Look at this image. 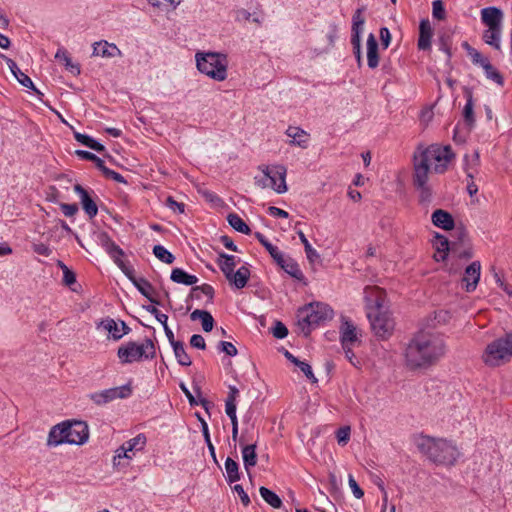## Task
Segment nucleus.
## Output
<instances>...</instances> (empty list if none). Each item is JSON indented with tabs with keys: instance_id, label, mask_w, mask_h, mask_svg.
<instances>
[{
	"instance_id": "nucleus-24",
	"label": "nucleus",
	"mask_w": 512,
	"mask_h": 512,
	"mask_svg": "<svg viewBox=\"0 0 512 512\" xmlns=\"http://www.w3.org/2000/svg\"><path fill=\"white\" fill-rule=\"evenodd\" d=\"M250 277V270L246 266H241L236 272H232L226 279L230 284L234 285L237 289H242L246 286Z\"/></svg>"
},
{
	"instance_id": "nucleus-53",
	"label": "nucleus",
	"mask_w": 512,
	"mask_h": 512,
	"mask_svg": "<svg viewBox=\"0 0 512 512\" xmlns=\"http://www.w3.org/2000/svg\"><path fill=\"white\" fill-rule=\"evenodd\" d=\"M272 334L277 339H283L288 335V329L282 322L277 321L272 328Z\"/></svg>"
},
{
	"instance_id": "nucleus-37",
	"label": "nucleus",
	"mask_w": 512,
	"mask_h": 512,
	"mask_svg": "<svg viewBox=\"0 0 512 512\" xmlns=\"http://www.w3.org/2000/svg\"><path fill=\"white\" fill-rule=\"evenodd\" d=\"M227 220L230 226L233 227L236 231L241 232L243 234H250L251 229L237 214H229L227 216Z\"/></svg>"
},
{
	"instance_id": "nucleus-6",
	"label": "nucleus",
	"mask_w": 512,
	"mask_h": 512,
	"mask_svg": "<svg viewBox=\"0 0 512 512\" xmlns=\"http://www.w3.org/2000/svg\"><path fill=\"white\" fill-rule=\"evenodd\" d=\"M198 70L216 81H223L227 78V56L221 53L196 54Z\"/></svg>"
},
{
	"instance_id": "nucleus-15",
	"label": "nucleus",
	"mask_w": 512,
	"mask_h": 512,
	"mask_svg": "<svg viewBox=\"0 0 512 512\" xmlns=\"http://www.w3.org/2000/svg\"><path fill=\"white\" fill-rule=\"evenodd\" d=\"M100 326L107 331L114 340L121 339L129 332V327L125 322H116L114 319L107 318L101 321Z\"/></svg>"
},
{
	"instance_id": "nucleus-42",
	"label": "nucleus",
	"mask_w": 512,
	"mask_h": 512,
	"mask_svg": "<svg viewBox=\"0 0 512 512\" xmlns=\"http://www.w3.org/2000/svg\"><path fill=\"white\" fill-rule=\"evenodd\" d=\"M255 236L259 240V242L266 248V250L269 252L271 257L275 261L282 260V253L278 250L276 246L272 245L263 234L257 232Z\"/></svg>"
},
{
	"instance_id": "nucleus-5",
	"label": "nucleus",
	"mask_w": 512,
	"mask_h": 512,
	"mask_svg": "<svg viewBox=\"0 0 512 512\" xmlns=\"http://www.w3.org/2000/svg\"><path fill=\"white\" fill-rule=\"evenodd\" d=\"M512 357V333L495 339L489 343L483 353L484 363L491 367H498L508 363Z\"/></svg>"
},
{
	"instance_id": "nucleus-38",
	"label": "nucleus",
	"mask_w": 512,
	"mask_h": 512,
	"mask_svg": "<svg viewBox=\"0 0 512 512\" xmlns=\"http://www.w3.org/2000/svg\"><path fill=\"white\" fill-rule=\"evenodd\" d=\"M225 470L227 473V480L230 483L236 482L240 479L239 466L232 458L228 457L225 461Z\"/></svg>"
},
{
	"instance_id": "nucleus-12",
	"label": "nucleus",
	"mask_w": 512,
	"mask_h": 512,
	"mask_svg": "<svg viewBox=\"0 0 512 512\" xmlns=\"http://www.w3.org/2000/svg\"><path fill=\"white\" fill-rule=\"evenodd\" d=\"M413 183L415 186H425L429 180L431 166L416 151L413 156Z\"/></svg>"
},
{
	"instance_id": "nucleus-51",
	"label": "nucleus",
	"mask_w": 512,
	"mask_h": 512,
	"mask_svg": "<svg viewBox=\"0 0 512 512\" xmlns=\"http://www.w3.org/2000/svg\"><path fill=\"white\" fill-rule=\"evenodd\" d=\"M121 458L132 459V456L129 454V451L126 450L124 444H122L116 451L113 457V465L118 466L120 464Z\"/></svg>"
},
{
	"instance_id": "nucleus-57",
	"label": "nucleus",
	"mask_w": 512,
	"mask_h": 512,
	"mask_svg": "<svg viewBox=\"0 0 512 512\" xmlns=\"http://www.w3.org/2000/svg\"><path fill=\"white\" fill-rule=\"evenodd\" d=\"M336 436H337L338 443L340 445H345L349 441V438H350V427L349 426L341 427L337 431Z\"/></svg>"
},
{
	"instance_id": "nucleus-47",
	"label": "nucleus",
	"mask_w": 512,
	"mask_h": 512,
	"mask_svg": "<svg viewBox=\"0 0 512 512\" xmlns=\"http://www.w3.org/2000/svg\"><path fill=\"white\" fill-rule=\"evenodd\" d=\"M463 116H464L465 121L469 125H472L474 123L475 119H474L473 102H472L471 94L468 95L467 103L464 106V110H463Z\"/></svg>"
},
{
	"instance_id": "nucleus-33",
	"label": "nucleus",
	"mask_w": 512,
	"mask_h": 512,
	"mask_svg": "<svg viewBox=\"0 0 512 512\" xmlns=\"http://www.w3.org/2000/svg\"><path fill=\"white\" fill-rule=\"evenodd\" d=\"M357 340L356 328L352 323L345 322L342 332H341V341L343 348H346L347 345L352 344Z\"/></svg>"
},
{
	"instance_id": "nucleus-31",
	"label": "nucleus",
	"mask_w": 512,
	"mask_h": 512,
	"mask_svg": "<svg viewBox=\"0 0 512 512\" xmlns=\"http://www.w3.org/2000/svg\"><path fill=\"white\" fill-rule=\"evenodd\" d=\"M364 24H355L353 23L352 24V38H351V43L353 45V48H354V53L357 57V62H358V65L360 66L361 65V62H362V56H361V32H362V27H363Z\"/></svg>"
},
{
	"instance_id": "nucleus-54",
	"label": "nucleus",
	"mask_w": 512,
	"mask_h": 512,
	"mask_svg": "<svg viewBox=\"0 0 512 512\" xmlns=\"http://www.w3.org/2000/svg\"><path fill=\"white\" fill-rule=\"evenodd\" d=\"M144 309L150 314L154 315L157 321H159L162 325L167 322L168 316L161 313L154 305L144 306Z\"/></svg>"
},
{
	"instance_id": "nucleus-59",
	"label": "nucleus",
	"mask_w": 512,
	"mask_h": 512,
	"mask_svg": "<svg viewBox=\"0 0 512 512\" xmlns=\"http://www.w3.org/2000/svg\"><path fill=\"white\" fill-rule=\"evenodd\" d=\"M297 366L300 368V370L305 374V376L308 379H310L313 383L317 382V378L314 376L312 368L308 363H306L304 361H300Z\"/></svg>"
},
{
	"instance_id": "nucleus-64",
	"label": "nucleus",
	"mask_w": 512,
	"mask_h": 512,
	"mask_svg": "<svg viewBox=\"0 0 512 512\" xmlns=\"http://www.w3.org/2000/svg\"><path fill=\"white\" fill-rule=\"evenodd\" d=\"M63 214L67 217H72L78 212V206L76 204H60Z\"/></svg>"
},
{
	"instance_id": "nucleus-29",
	"label": "nucleus",
	"mask_w": 512,
	"mask_h": 512,
	"mask_svg": "<svg viewBox=\"0 0 512 512\" xmlns=\"http://www.w3.org/2000/svg\"><path fill=\"white\" fill-rule=\"evenodd\" d=\"M192 320H201L202 328L205 332H210L214 326L212 315L205 310L196 309L190 315Z\"/></svg>"
},
{
	"instance_id": "nucleus-39",
	"label": "nucleus",
	"mask_w": 512,
	"mask_h": 512,
	"mask_svg": "<svg viewBox=\"0 0 512 512\" xmlns=\"http://www.w3.org/2000/svg\"><path fill=\"white\" fill-rule=\"evenodd\" d=\"M147 442V438L143 433L138 434L136 437L124 442L126 450L132 452L133 450L141 451L144 449Z\"/></svg>"
},
{
	"instance_id": "nucleus-11",
	"label": "nucleus",
	"mask_w": 512,
	"mask_h": 512,
	"mask_svg": "<svg viewBox=\"0 0 512 512\" xmlns=\"http://www.w3.org/2000/svg\"><path fill=\"white\" fill-rule=\"evenodd\" d=\"M66 430L68 435V444L81 445L88 440L89 429L85 422H66Z\"/></svg>"
},
{
	"instance_id": "nucleus-14",
	"label": "nucleus",
	"mask_w": 512,
	"mask_h": 512,
	"mask_svg": "<svg viewBox=\"0 0 512 512\" xmlns=\"http://www.w3.org/2000/svg\"><path fill=\"white\" fill-rule=\"evenodd\" d=\"M74 192L78 194L83 210L90 219L94 218L98 213L96 202L92 199L87 190L80 184L74 185Z\"/></svg>"
},
{
	"instance_id": "nucleus-13",
	"label": "nucleus",
	"mask_w": 512,
	"mask_h": 512,
	"mask_svg": "<svg viewBox=\"0 0 512 512\" xmlns=\"http://www.w3.org/2000/svg\"><path fill=\"white\" fill-rule=\"evenodd\" d=\"M481 275V264L479 261H473L464 271L462 282L467 292H473L478 285Z\"/></svg>"
},
{
	"instance_id": "nucleus-25",
	"label": "nucleus",
	"mask_w": 512,
	"mask_h": 512,
	"mask_svg": "<svg viewBox=\"0 0 512 512\" xmlns=\"http://www.w3.org/2000/svg\"><path fill=\"white\" fill-rule=\"evenodd\" d=\"M134 286L138 291L146 297L151 303L155 305H161V302L155 298V289L149 281L145 278L140 277L137 281H134Z\"/></svg>"
},
{
	"instance_id": "nucleus-18",
	"label": "nucleus",
	"mask_w": 512,
	"mask_h": 512,
	"mask_svg": "<svg viewBox=\"0 0 512 512\" xmlns=\"http://www.w3.org/2000/svg\"><path fill=\"white\" fill-rule=\"evenodd\" d=\"M285 134L290 138L289 144L303 149L308 147L309 135L299 127L289 126Z\"/></svg>"
},
{
	"instance_id": "nucleus-23",
	"label": "nucleus",
	"mask_w": 512,
	"mask_h": 512,
	"mask_svg": "<svg viewBox=\"0 0 512 512\" xmlns=\"http://www.w3.org/2000/svg\"><path fill=\"white\" fill-rule=\"evenodd\" d=\"M367 64L369 68L375 69L379 64L378 43L375 36L371 33L367 38Z\"/></svg>"
},
{
	"instance_id": "nucleus-16",
	"label": "nucleus",
	"mask_w": 512,
	"mask_h": 512,
	"mask_svg": "<svg viewBox=\"0 0 512 512\" xmlns=\"http://www.w3.org/2000/svg\"><path fill=\"white\" fill-rule=\"evenodd\" d=\"M481 20L487 28H502L503 13L497 7H487L481 10Z\"/></svg>"
},
{
	"instance_id": "nucleus-48",
	"label": "nucleus",
	"mask_w": 512,
	"mask_h": 512,
	"mask_svg": "<svg viewBox=\"0 0 512 512\" xmlns=\"http://www.w3.org/2000/svg\"><path fill=\"white\" fill-rule=\"evenodd\" d=\"M432 15L437 20H443L446 17L445 8L441 0H435L432 3Z\"/></svg>"
},
{
	"instance_id": "nucleus-52",
	"label": "nucleus",
	"mask_w": 512,
	"mask_h": 512,
	"mask_svg": "<svg viewBox=\"0 0 512 512\" xmlns=\"http://www.w3.org/2000/svg\"><path fill=\"white\" fill-rule=\"evenodd\" d=\"M469 56L471 57L474 64L480 65L482 68L486 65V63H489V60L482 56V54L476 49H469Z\"/></svg>"
},
{
	"instance_id": "nucleus-63",
	"label": "nucleus",
	"mask_w": 512,
	"mask_h": 512,
	"mask_svg": "<svg viewBox=\"0 0 512 512\" xmlns=\"http://www.w3.org/2000/svg\"><path fill=\"white\" fill-rule=\"evenodd\" d=\"M190 345L193 348L204 350L206 348L205 339L202 335L194 334L190 339Z\"/></svg>"
},
{
	"instance_id": "nucleus-9",
	"label": "nucleus",
	"mask_w": 512,
	"mask_h": 512,
	"mask_svg": "<svg viewBox=\"0 0 512 512\" xmlns=\"http://www.w3.org/2000/svg\"><path fill=\"white\" fill-rule=\"evenodd\" d=\"M132 393V389L129 384L109 388L103 391L94 392L89 395V398L96 405H104L116 399H125Z\"/></svg>"
},
{
	"instance_id": "nucleus-62",
	"label": "nucleus",
	"mask_w": 512,
	"mask_h": 512,
	"mask_svg": "<svg viewBox=\"0 0 512 512\" xmlns=\"http://www.w3.org/2000/svg\"><path fill=\"white\" fill-rule=\"evenodd\" d=\"M348 483H349V486L353 492V495L357 498V499H360L363 497L364 495V492L363 490L359 487V485L357 484L356 480L354 479V477L352 475H349V478H348Z\"/></svg>"
},
{
	"instance_id": "nucleus-22",
	"label": "nucleus",
	"mask_w": 512,
	"mask_h": 512,
	"mask_svg": "<svg viewBox=\"0 0 512 512\" xmlns=\"http://www.w3.org/2000/svg\"><path fill=\"white\" fill-rule=\"evenodd\" d=\"M432 223L444 230H451L454 227V219L450 213L445 210L437 209L432 214Z\"/></svg>"
},
{
	"instance_id": "nucleus-61",
	"label": "nucleus",
	"mask_w": 512,
	"mask_h": 512,
	"mask_svg": "<svg viewBox=\"0 0 512 512\" xmlns=\"http://www.w3.org/2000/svg\"><path fill=\"white\" fill-rule=\"evenodd\" d=\"M166 206L170 208L173 211H177L179 213H184L185 205L183 203H179L176 200H174L173 197L169 196L166 199Z\"/></svg>"
},
{
	"instance_id": "nucleus-20",
	"label": "nucleus",
	"mask_w": 512,
	"mask_h": 512,
	"mask_svg": "<svg viewBox=\"0 0 512 512\" xmlns=\"http://www.w3.org/2000/svg\"><path fill=\"white\" fill-rule=\"evenodd\" d=\"M121 51L115 44L108 43L107 41L96 42L93 46V55L103 58H113L121 56Z\"/></svg>"
},
{
	"instance_id": "nucleus-8",
	"label": "nucleus",
	"mask_w": 512,
	"mask_h": 512,
	"mask_svg": "<svg viewBox=\"0 0 512 512\" xmlns=\"http://www.w3.org/2000/svg\"><path fill=\"white\" fill-rule=\"evenodd\" d=\"M117 356L122 364L139 362L143 359H153L156 356V348L151 339H145L143 343L128 342L118 348Z\"/></svg>"
},
{
	"instance_id": "nucleus-35",
	"label": "nucleus",
	"mask_w": 512,
	"mask_h": 512,
	"mask_svg": "<svg viewBox=\"0 0 512 512\" xmlns=\"http://www.w3.org/2000/svg\"><path fill=\"white\" fill-rule=\"evenodd\" d=\"M172 347L174 355L180 365L190 366L192 364L191 358L187 354L184 344L182 342L175 343Z\"/></svg>"
},
{
	"instance_id": "nucleus-32",
	"label": "nucleus",
	"mask_w": 512,
	"mask_h": 512,
	"mask_svg": "<svg viewBox=\"0 0 512 512\" xmlns=\"http://www.w3.org/2000/svg\"><path fill=\"white\" fill-rule=\"evenodd\" d=\"M501 33L502 28H487L483 33V40L486 44L492 46L493 48L500 50L501 48Z\"/></svg>"
},
{
	"instance_id": "nucleus-28",
	"label": "nucleus",
	"mask_w": 512,
	"mask_h": 512,
	"mask_svg": "<svg viewBox=\"0 0 512 512\" xmlns=\"http://www.w3.org/2000/svg\"><path fill=\"white\" fill-rule=\"evenodd\" d=\"M217 263L219 265L220 270L223 272L225 277H229V275L234 271L237 261L235 256L228 255L225 253H220Z\"/></svg>"
},
{
	"instance_id": "nucleus-10",
	"label": "nucleus",
	"mask_w": 512,
	"mask_h": 512,
	"mask_svg": "<svg viewBox=\"0 0 512 512\" xmlns=\"http://www.w3.org/2000/svg\"><path fill=\"white\" fill-rule=\"evenodd\" d=\"M263 174L269 177L270 188L278 194L287 191L286 173L287 169L283 165L263 166L261 167Z\"/></svg>"
},
{
	"instance_id": "nucleus-30",
	"label": "nucleus",
	"mask_w": 512,
	"mask_h": 512,
	"mask_svg": "<svg viewBox=\"0 0 512 512\" xmlns=\"http://www.w3.org/2000/svg\"><path fill=\"white\" fill-rule=\"evenodd\" d=\"M242 458L247 471L257 464L256 443L243 446Z\"/></svg>"
},
{
	"instance_id": "nucleus-49",
	"label": "nucleus",
	"mask_w": 512,
	"mask_h": 512,
	"mask_svg": "<svg viewBox=\"0 0 512 512\" xmlns=\"http://www.w3.org/2000/svg\"><path fill=\"white\" fill-rule=\"evenodd\" d=\"M200 291L201 293H203L204 295H206L210 301L213 299L214 297V289L211 285L209 284H203L201 286H195L192 288V296H196L197 298H199L198 295H196L195 293Z\"/></svg>"
},
{
	"instance_id": "nucleus-56",
	"label": "nucleus",
	"mask_w": 512,
	"mask_h": 512,
	"mask_svg": "<svg viewBox=\"0 0 512 512\" xmlns=\"http://www.w3.org/2000/svg\"><path fill=\"white\" fill-rule=\"evenodd\" d=\"M101 171L103 172V174L106 177L111 178L118 183H124V184L127 183L121 174H119L118 172H115L114 170L107 168L105 165L102 167Z\"/></svg>"
},
{
	"instance_id": "nucleus-2",
	"label": "nucleus",
	"mask_w": 512,
	"mask_h": 512,
	"mask_svg": "<svg viewBox=\"0 0 512 512\" xmlns=\"http://www.w3.org/2000/svg\"><path fill=\"white\" fill-rule=\"evenodd\" d=\"M367 317L374 333L380 338L389 337L395 327L394 319L384 308V293L378 287L367 286L364 289Z\"/></svg>"
},
{
	"instance_id": "nucleus-46",
	"label": "nucleus",
	"mask_w": 512,
	"mask_h": 512,
	"mask_svg": "<svg viewBox=\"0 0 512 512\" xmlns=\"http://www.w3.org/2000/svg\"><path fill=\"white\" fill-rule=\"evenodd\" d=\"M485 70V74L487 78L492 79L494 82H496L499 85H503V77L500 75V73L489 63H486V65L483 67Z\"/></svg>"
},
{
	"instance_id": "nucleus-21",
	"label": "nucleus",
	"mask_w": 512,
	"mask_h": 512,
	"mask_svg": "<svg viewBox=\"0 0 512 512\" xmlns=\"http://www.w3.org/2000/svg\"><path fill=\"white\" fill-rule=\"evenodd\" d=\"M433 35V29L428 19H423L419 25V39L418 47L421 50L429 49L431 46V38Z\"/></svg>"
},
{
	"instance_id": "nucleus-34",
	"label": "nucleus",
	"mask_w": 512,
	"mask_h": 512,
	"mask_svg": "<svg viewBox=\"0 0 512 512\" xmlns=\"http://www.w3.org/2000/svg\"><path fill=\"white\" fill-rule=\"evenodd\" d=\"M259 492L264 501L273 508L279 509L282 506V500L270 489L262 486L260 487Z\"/></svg>"
},
{
	"instance_id": "nucleus-45",
	"label": "nucleus",
	"mask_w": 512,
	"mask_h": 512,
	"mask_svg": "<svg viewBox=\"0 0 512 512\" xmlns=\"http://www.w3.org/2000/svg\"><path fill=\"white\" fill-rule=\"evenodd\" d=\"M76 155H78L80 158L82 159H85V160H89V161H92L95 163V165L101 170L102 167L104 166V162L102 159H100L99 157H97L95 154L89 152V151H85V150H77L76 152Z\"/></svg>"
},
{
	"instance_id": "nucleus-7",
	"label": "nucleus",
	"mask_w": 512,
	"mask_h": 512,
	"mask_svg": "<svg viewBox=\"0 0 512 512\" xmlns=\"http://www.w3.org/2000/svg\"><path fill=\"white\" fill-rule=\"evenodd\" d=\"M416 152L430 165L433 166L435 173L442 174L448 164L454 158V153L449 145L440 146L437 144L428 147L419 146Z\"/></svg>"
},
{
	"instance_id": "nucleus-60",
	"label": "nucleus",
	"mask_w": 512,
	"mask_h": 512,
	"mask_svg": "<svg viewBox=\"0 0 512 512\" xmlns=\"http://www.w3.org/2000/svg\"><path fill=\"white\" fill-rule=\"evenodd\" d=\"M63 283L66 285V286H69L71 287L73 284L76 283V275L75 273L70 270L68 267H64V272H63Z\"/></svg>"
},
{
	"instance_id": "nucleus-4",
	"label": "nucleus",
	"mask_w": 512,
	"mask_h": 512,
	"mask_svg": "<svg viewBox=\"0 0 512 512\" xmlns=\"http://www.w3.org/2000/svg\"><path fill=\"white\" fill-rule=\"evenodd\" d=\"M298 325L305 336L311 332V328L320 325L333 318V310L324 303H311L298 311Z\"/></svg>"
},
{
	"instance_id": "nucleus-41",
	"label": "nucleus",
	"mask_w": 512,
	"mask_h": 512,
	"mask_svg": "<svg viewBox=\"0 0 512 512\" xmlns=\"http://www.w3.org/2000/svg\"><path fill=\"white\" fill-rule=\"evenodd\" d=\"M297 235H298L300 241L302 242V244L304 245V249H305V253H306L308 261L310 263H313L315 260L319 259L320 256H319L318 252L311 246V244L309 243V241L306 238L303 231L299 230L297 232Z\"/></svg>"
},
{
	"instance_id": "nucleus-44",
	"label": "nucleus",
	"mask_w": 512,
	"mask_h": 512,
	"mask_svg": "<svg viewBox=\"0 0 512 512\" xmlns=\"http://www.w3.org/2000/svg\"><path fill=\"white\" fill-rule=\"evenodd\" d=\"M17 81L24 87L33 90L37 95L42 96V92L39 91L33 84L31 78L26 75L24 72L20 71L16 76H14Z\"/></svg>"
},
{
	"instance_id": "nucleus-36",
	"label": "nucleus",
	"mask_w": 512,
	"mask_h": 512,
	"mask_svg": "<svg viewBox=\"0 0 512 512\" xmlns=\"http://www.w3.org/2000/svg\"><path fill=\"white\" fill-rule=\"evenodd\" d=\"M74 137L75 139L80 142L81 144L97 151V152H102L104 151V146L97 142L96 140H94L93 138H91L90 136L88 135H85V134H82V133H79V132H76L74 134Z\"/></svg>"
},
{
	"instance_id": "nucleus-26",
	"label": "nucleus",
	"mask_w": 512,
	"mask_h": 512,
	"mask_svg": "<svg viewBox=\"0 0 512 512\" xmlns=\"http://www.w3.org/2000/svg\"><path fill=\"white\" fill-rule=\"evenodd\" d=\"M275 262L293 278L297 280H301L303 278V273L300 270L299 265L293 259L285 258L282 254V260H276Z\"/></svg>"
},
{
	"instance_id": "nucleus-40",
	"label": "nucleus",
	"mask_w": 512,
	"mask_h": 512,
	"mask_svg": "<svg viewBox=\"0 0 512 512\" xmlns=\"http://www.w3.org/2000/svg\"><path fill=\"white\" fill-rule=\"evenodd\" d=\"M55 58L62 61L65 64L66 69L69 70L72 74H80L79 66L72 62L71 58L65 50H58Z\"/></svg>"
},
{
	"instance_id": "nucleus-50",
	"label": "nucleus",
	"mask_w": 512,
	"mask_h": 512,
	"mask_svg": "<svg viewBox=\"0 0 512 512\" xmlns=\"http://www.w3.org/2000/svg\"><path fill=\"white\" fill-rule=\"evenodd\" d=\"M434 239V247L436 250H441V252L449 251V241L445 236L437 233Z\"/></svg>"
},
{
	"instance_id": "nucleus-27",
	"label": "nucleus",
	"mask_w": 512,
	"mask_h": 512,
	"mask_svg": "<svg viewBox=\"0 0 512 512\" xmlns=\"http://www.w3.org/2000/svg\"><path fill=\"white\" fill-rule=\"evenodd\" d=\"M170 278L175 283L187 286L194 285L198 282V278L195 275L188 274L181 268H174Z\"/></svg>"
},
{
	"instance_id": "nucleus-58",
	"label": "nucleus",
	"mask_w": 512,
	"mask_h": 512,
	"mask_svg": "<svg viewBox=\"0 0 512 512\" xmlns=\"http://www.w3.org/2000/svg\"><path fill=\"white\" fill-rule=\"evenodd\" d=\"M219 349L229 356H236L238 353L237 348L231 342L227 341H221L219 343Z\"/></svg>"
},
{
	"instance_id": "nucleus-55",
	"label": "nucleus",
	"mask_w": 512,
	"mask_h": 512,
	"mask_svg": "<svg viewBox=\"0 0 512 512\" xmlns=\"http://www.w3.org/2000/svg\"><path fill=\"white\" fill-rule=\"evenodd\" d=\"M465 159L468 160V156H465ZM479 162H480V155H479V152L477 150H475L473 152V154L471 155V160L467 161L465 169L467 170L469 168V171L474 173L477 171Z\"/></svg>"
},
{
	"instance_id": "nucleus-3",
	"label": "nucleus",
	"mask_w": 512,
	"mask_h": 512,
	"mask_svg": "<svg viewBox=\"0 0 512 512\" xmlns=\"http://www.w3.org/2000/svg\"><path fill=\"white\" fill-rule=\"evenodd\" d=\"M416 446L422 454L436 464L453 465L460 456L458 448L446 439L420 436L416 440Z\"/></svg>"
},
{
	"instance_id": "nucleus-43",
	"label": "nucleus",
	"mask_w": 512,
	"mask_h": 512,
	"mask_svg": "<svg viewBox=\"0 0 512 512\" xmlns=\"http://www.w3.org/2000/svg\"><path fill=\"white\" fill-rule=\"evenodd\" d=\"M153 254L155 255L156 258H158L160 261L166 264H172L175 260L173 254L161 245L154 246Z\"/></svg>"
},
{
	"instance_id": "nucleus-19",
	"label": "nucleus",
	"mask_w": 512,
	"mask_h": 512,
	"mask_svg": "<svg viewBox=\"0 0 512 512\" xmlns=\"http://www.w3.org/2000/svg\"><path fill=\"white\" fill-rule=\"evenodd\" d=\"M64 443H68L66 422L53 426L47 438L48 446H58Z\"/></svg>"
},
{
	"instance_id": "nucleus-17",
	"label": "nucleus",
	"mask_w": 512,
	"mask_h": 512,
	"mask_svg": "<svg viewBox=\"0 0 512 512\" xmlns=\"http://www.w3.org/2000/svg\"><path fill=\"white\" fill-rule=\"evenodd\" d=\"M99 242L102 248L109 254L116 264L122 261L121 257L124 255L123 250L110 238V236L103 232L99 235Z\"/></svg>"
},
{
	"instance_id": "nucleus-1",
	"label": "nucleus",
	"mask_w": 512,
	"mask_h": 512,
	"mask_svg": "<svg viewBox=\"0 0 512 512\" xmlns=\"http://www.w3.org/2000/svg\"><path fill=\"white\" fill-rule=\"evenodd\" d=\"M445 353L446 342L442 334L420 331L408 343L405 360L411 369L426 368L438 362Z\"/></svg>"
}]
</instances>
